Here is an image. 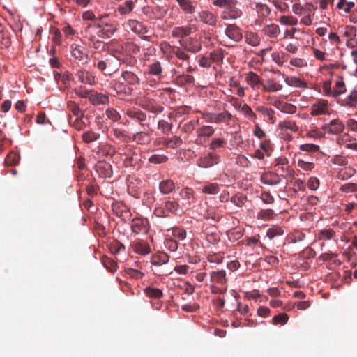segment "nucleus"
<instances>
[{
  "instance_id": "4be33fe9",
  "label": "nucleus",
  "mask_w": 357,
  "mask_h": 357,
  "mask_svg": "<svg viewBox=\"0 0 357 357\" xmlns=\"http://www.w3.org/2000/svg\"><path fill=\"white\" fill-rule=\"evenodd\" d=\"M182 11L186 14H193L196 10V4L192 0H176Z\"/></svg>"
},
{
  "instance_id": "4c0bfd02",
  "label": "nucleus",
  "mask_w": 357,
  "mask_h": 357,
  "mask_svg": "<svg viewBox=\"0 0 357 357\" xmlns=\"http://www.w3.org/2000/svg\"><path fill=\"white\" fill-rule=\"evenodd\" d=\"M278 127L280 130L287 129L291 130L293 132H296L299 130V128L296 125V121L289 119L280 122Z\"/></svg>"
},
{
  "instance_id": "49530a36",
  "label": "nucleus",
  "mask_w": 357,
  "mask_h": 357,
  "mask_svg": "<svg viewBox=\"0 0 357 357\" xmlns=\"http://www.w3.org/2000/svg\"><path fill=\"white\" fill-rule=\"evenodd\" d=\"M245 38L246 43L252 46L255 47L260 44V38L256 33L248 32L246 33Z\"/></svg>"
},
{
  "instance_id": "bf43d9fd",
  "label": "nucleus",
  "mask_w": 357,
  "mask_h": 357,
  "mask_svg": "<svg viewBox=\"0 0 357 357\" xmlns=\"http://www.w3.org/2000/svg\"><path fill=\"white\" fill-rule=\"evenodd\" d=\"M226 141L222 138H214L210 142L208 146L210 150H216L218 148H222L226 144Z\"/></svg>"
},
{
  "instance_id": "0eeeda50",
  "label": "nucleus",
  "mask_w": 357,
  "mask_h": 357,
  "mask_svg": "<svg viewBox=\"0 0 357 357\" xmlns=\"http://www.w3.org/2000/svg\"><path fill=\"white\" fill-rule=\"evenodd\" d=\"M321 129L329 134L340 135L344 131V125L340 119H335L323 125Z\"/></svg>"
},
{
  "instance_id": "0e129e2a",
  "label": "nucleus",
  "mask_w": 357,
  "mask_h": 357,
  "mask_svg": "<svg viewBox=\"0 0 357 357\" xmlns=\"http://www.w3.org/2000/svg\"><path fill=\"white\" fill-rule=\"evenodd\" d=\"M67 108L75 116H77L81 115V114H83L80 111L79 105L73 101L68 102Z\"/></svg>"
},
{
  "instance_id": "a878e982",
  "label": "nucleus",
  "mask_w": 357,
  "mask_h": 357,
  "mask_svg": "<svg viewBox=\"0 0 357 357\" xmlns=\"http://www.w3.org/2000/svg\"><path fill=\"white\" fill-rule=\"evenodd\" d=\"M192 29L190 26H177L172 31V36L174 38H180L181 40L184 39L185 37L191 33Z\"/></svg>"
},
{
  "instance_id": "c03bdc74",
  "label": "nucleus",
  "mask_w": 357,
  "mask_h": 357,
  "mask_svg": "<svg viewBox=\"0 0 357 357\" xmlns=\"http://www.w3.org/2000/svg\"><path fill=\"white\" fill-rule=\"evenodd\" d=\"M112 135L119 139L121 142H128L130 137L126 134V131L119 128H113L112 130Z\"/></svg>"
},
{
  "instance_id": "680f3d73",
  "label": "nucleus",
  "mask_w": 357,
  "mask_h": 357,
  "mask_svg": "<svg viewBox=\"0 0 357 357\" xmlns=\"http://www.w3.org/2000/svg\"><path fill=\"white\" fill-rule=\"evenodd\" d=\"M299 149L304 152L317 153L319 151V146L314 144H303L299 146Z\"/></svg>"
},
{
  "instance_id": "4468645a",
  "label": "nucleus",
  "mask_w": 357,
  "mask_h": 357,
  "mask_svg": "<svg viewBox=\"0 0 357 357\" xmlns=\"http://www.w3.org/2000/svg\"><path fill=\"white\" fill-rule=\"evenodd\" d=\"M147 220L135 218L132 220L131 229L136 234H146L149 230Z\"/></svg>"
},
{
  "instance_id": "13d9d810",
  "label": "nucleus",
  "mask_w": 357,
  "mask_h": 357,
  "mask_svg": "<svg viewBox=\"0 0 357 357\" xmlns=\"http://www.w3.org/2000/svg\"><path fill=\"white\" fill-rule=\"evenodd\" d=\"M275 214L272 209H264L257 213V218L264 220L273 219Z\"/></svg>"
},
{
  "instance_id": "7c9ffc66",
  "label": "nucleus",
  "mask_w": 357,
  "mask_h": 357,
  "mask_svg": "<svg viewBox=\"0 0 357 357\" xmlns=\"http://www.w3.org/2000/svg\"><path fill=\"white\" fill-rule=\"evenodd\" d=\"M134 7V2L132 0H127L118 6L117 11L121 15H126L130 13Z\"/></svg>"
},
{
  "instance_id": "774afa93",
  "label": "nucleus",
  "mask_w": 357,
  "mask_h": 357,
  "mask_svg": "<svg viewBox=\"0 0 357 357\" xmlns=\"http://www.w3.org/2000/svg\"><path fill=\"white\" fill-rule=\"evenodd\" d=\"M19 156L15 153H9L5 158V163L8 166H13L18 163Z\"/></svg>"
},
{
  "instance_id": "37998d69",
  "label": "nucleus",
  "mask_w": 357,
  "mask_h": 357,
  "mask_svg": "<svg viewBox=\"0 0 357 357\" xmlns=\"http://www.w3.org/2000/svg\"><path fill=\"white\" fill-rule=\"evenodd\" d=\"M162 144L167 147L175 149L183 144V140L178 136H174L172 138L165 139Z\"/></svg>"
},
{
  "instance_id": "423d86ee",
  "label": "nucleus",
  "mask_w": 357,
  "mask_h": 357,
  "mask_svg": "<svg viewBox=\"0 0 357 357\" xmlns=\"http://www.w3.org/2000/svg\"><path fill=\"white\" fill-rule=\"evenodd\" d=\"M207 121L215 123H229V121L232 119V114L228 111H224L220 113H211L208 112L205 114Z\"/></svg>"
},
{
  "instance_id": "a19ab883",
  "label": "nucleus",
  "mask_w": 357,
  "mask_h": 357,
  "mask_svg": "<svg viewBox=\"0 0 357 357\" xmlns=\"http://www.w3.org/2000/svg\"><path fill=\"white\" fill-rule=\"evenodd\" d=\"M225 56V50L222 49H215L209 54L210 60L213 63H222Z\"/></svg>"
},
{
  "instance_id": "79ce46f5",
  "label": "nucleus",
  "mask_w": 357,
  "mask_h": 357,
  "mask_svg": "<svg viewBox=\"0 0 357 357\" xmlns=\"http://www.w3.org/2000/svg\"><path fill=\"white\" fill-rule=\"evenodd\" d=\"M220 190V185L216 183H207L203 186L202 192L208 195H216Z\"/></svg>"
},
{
  "instance_id": "9b49d317",
  "label": "nucleus",
  "mask_w": 357,
  "mask_h": 357,
  "mask_svg": "<svg viewBox=\"0 0 357 357\" xmlns=\"http://www.w3.org/2000/svg\"><path fill=\"white\" fill-rule=\"evenodd\" d=\"M139 106L144 110L153 114H158L163 111L164 107L153 99H144L140 101Z\"/></svg>"
},
{
  "instance_id": "6e6d98bb",
  "label": "nucleus",
  "mask_w": 357,
  "mask_h": 357,
  "mask_svg": "<svg viewBox=\"0 0 357 357\" xmlns=\"http://www.w3.org/2000/svg\"><path fill=\"white\" fill-rule=\"evenodd\" d=\"M168 160V157L163 154H154L149 157V162L152 164L165 163Z\"/></svg>"
},
{
  "instance_id": "cd10ccee",
  "label": "nucleus",
  "mask_w": 357,
  "mask_h": 357,
  "mask_svg": "<svg viewBox=\"0 0 357 357\" xmlns=\"http://www.w3.org/2000/svg\"><path fill=\"white\" fill-rule=\"evenodd\" d=\"M149 75L156 76L158 79L162 77V68L161 63L158 61H154L148 66Z\"/></svg>"
},
{
  "instance_id": "f704fd0d",
  "label": "nucleus",
  "mask_w": 357,
  "mask_h": 357,
  "mask_svg": "<svg viewBox=\"0 0 357 357\" xmlns=\"http://www.w3.org/2000/svg\"><path fill=\"white\" fill-rule=\"evenodd\" d=\"M133 140L139 144H148L151 142V136L145 132H138L133 135Z\"/></svg>"
},
{
  "instance_id": "4d7b16f0",
  "label": "nucleus",
  "mask_w": 357,
  "mask_h": 357,
  "mask_svg": "<svg viewBox=\"0 0 357 357\" xmlns=\"http://www.w3.org/2000/svg\"><path fill=\"white\" fill-rule=\"evenodd\" d=\"M247 200L246 197L243 194H236L231 197V202L238 207H242Z\"/></svg>"
},
{
  "instance_id": "3c124183",
  "label": "nucleus",
  "mask_w": 357,
  "mask_h": 357,
  "mask_svg": "<svg viewBox=\"0 0 357 357\" xmlns=\"http://www.w3.org/2000/svg\"><path fill=\"white\" fill-rule=\"evenodd\" d=\"M284 231L283 229L280 227L274 226L271 228H269L266 231V236L272 239L276 236H282L284 234Z\"/></svg>"
},
{
  "instance_id": "aec40b11",
  "label": "nucleus",
  "mask_w": 357,
  "mask_h": 357,
  "mask_svg": "<svg viewBox=\"0 0 357 357\" xmlns=\"http://www.w3.org/2000/svg\"><path fill=\"white\" fill-rule=\"evenodd\" d=\"M94 28L85 29L84 37L90 42V45L95 49H98L102 42L99 40L96 33L93 31Z\"/></svg>"
},
{
  "instance_id": "7ed1b4c3",
  "label": "nucleus",
  "mask_w": 357,
  "mask_h": 357,
  "mask_svg": "<svg viewBox=\"0 0 357 357\" xmlns=\"http://www.w3.org/2000/svg\"><path fill=\"white\" fill-rule=\"evenodd\" d=\"M274 166L278 167V171H280L281 176L287 178L294 175V170L289 165V161L284 157L277 158L274 161Z\"/></svg>"
},
{
  "instance_id": "dca6fc26",
  "label": "nucleus",
  "mask_w": 357,
  "mask_h": 357,
  "mask_svg": "<svg viewBox=\"0 0 357 357\" xmlns=\"http://www.w3.org/2000/svg\"><path fill=\"white\" fill-rule=\"evenodd\" d=\"M226 36L235 42L242 40L243 34L240 28L234 24H229L225 31Z\"/></svg>"
},
{
  "instance_id": "69168bd1",
  "label": "nucleus",
  "mask_w": 357,
  "mask_h": 357,
  "mask_svg": "<svg viewBox=\"0 0 357 357\" xmlns=\"http://www.w3.org/2000/svg\"><path fill=\"white\" fill-rule=\"evenodd\" d=\"M335 236V231L333 229L321 230L319 232L318 238L319 240H330Z\"/></svg>"
},
{
  "instance_id": "c756f323",
  "label": "nucleus",
  "mask_w": 357,
  "mask_h": 357,
  "mask_svg": "<svg viewBox=\"0 0 357 357\" xmlns=\"http://www.w3.org/2000/svg\"><path fill=\"white\" fill-rule=\"evenodd\" d=\"M263 33L270 38H277L280 33V29L278 25L271 24L265 26L262 29Z\"/></svg>"
},
{
  "instance_id": "864d4df0",
  "label": "nucleus",
  "mask_w": 357,
  "mask_h": 357,
  "mask_svg": "<svg viewBox=\"0 0 357 357\" xmlns=\"http://www.w3.org/2000/svg\"><path fill=\"white\" fill-rule=\"evenodd\" d=\"M102 261L105 268H107L109 271L112 273L116 271L117 264L113 259L105 256L102 257Z\"/></svg>"
},
{
  "instance_id": "5fc2aeb1",
  "label": "nucleus",
  "mask_w": 357,
  "mask_h": 357,
  "mask_svg": "<svg viewBox=\"0 0 357 357\" xmlns=\"http://www.w3.org/2000/svg\"><path fill=\"white\" fill-rule=\"evenodd\" d=\"M100 137V134L93 131H86L82 134V139L85 143H91L96 141Z\"/></svg>"
},
{
  "instance_id": "1a4fd4ad",
  "label": "nucleus",
  "mask_w": 357,
  "mask_h": 357,
  "mask_svg": "<svg viewBox=\"0 0 357 357\" xmlns=\"http://www.w3.org/2000/svg\"><path fill=\"white\" fill-rule=\"evenodd\" d=\"M70 49L73 57L82 63H87L88 54L87 50L85 46L78 44H73L70 46Z\"/></svg>"
},
{
  "instance_id": "f03ea898",
  "label": "nucleus",
  "mask_w": 357,
  "mask_h": 357,
  "mask_svg": "<svg viewBox=\"0 0 357 357\" xmlns=\"http://www.w3.org/2000/svg\"><path fill=\"white\" fill-rule=\"evenodd\" d=\"M220 156L213 152L207 153L197 160V165L201 168H210L220 163Z\"/></svg>"
},
{
  "instance_id": "393cba45",
  "label": "nucleus",
  "mask_w": 357,
  "mask_h": 357,
  "mask_svg": "<svg viewBox=\"0 0 357 357\" xmlns=\"http://www.w3.org/2000/svg\"><path fill=\"white\" fill-rule=\"evenodd\" d=\"M89 100L93 105H104L109 102V97L101 93H91L89 96Z\"/></svg>"
},
{
  "instance_id": "f8f14e48",
  "label": "nucleus",
  "mask_w": 357,
  "mask_h": 357,
  "mask_svg": "<svg viewBox=\"0 0 357 357\" xmlns=\"http://www.w3.org/2000/svg\"><path fill=\"white\" fill-rule=\"evenodd\" d=\"M245 80L253 91H257L260 86L263 87L264 83L259 75L253 71L245 74Z\"/></svg>"
},
{
  "instance_id": "412c9836",
  "label": "nucleus",
  "mask_w": 357,
  "mask_h": 357,
  "mask_svg": "<svg viewBox=\"0 0 357 357\" xmlns=\"http://www.w3.org/2000/svg\"><path fill=\"white\" fill-rule=\"evenodd\" d=\"M117 30V26L113 22L107 24L105 28L99 29L97 32V36L99 38H109L112 37Z\"/></svg>"
},
{
  "instance_id": "473e14b6",
  "label": "nucleus",
  "mask_w": 357,
  "mask_h": 357,
  "mask_svg": "<svg viewBox=\"0 0 357 357\" xmlns=\"http://www.w3.org/2000/svg\"><path fill=\"white\" fill-rule=\"evenodd\" d=\"M112 22L108 19V17L106 16H102L99 18L98 22L97 23L94 24H89L86 29H90L91 27L94 28L93 31L97 33V32L100 29L105 28L107 24H109Z\"/></svg>"
},
{
  "instance_id": "c9c22d12",
  "label": "nucleus",
  "mask_w": 357,
  "mask_h": 357,
  "mask_svg": "<svg viewBox=\"0 0 357 357\" xmlns=\"http://www.w3.org/2000/svg\"><path fill=\"white\" fill-rule=\"evenodd\" d=\"M215 132L214 128L211 126H202L196 130L198 137H211Z\"/></svg>"
},
{
  "instance_id": "052dcab7",
  "label": "nucleus",
  "mask_w": 357,
  "mask_h": 357,
  "mask_svg": "<svg viewBox=\"0 0 357 357\" xmlns=\"http://www.w3.org/2000/svg\"><path fill=\"white\" fill-rule=\"evenodd\" d=\"M158 10V8L151 6H145L142 8V13L149 19L153 20L158 18L155 11Z\"/></svg>"
},
{
  "instance_id": "9d476101",
  "label": "nucleus",
  "mask_w": 357,
  "mask_h": 357,
  "mask_svg": "<svg viewBox=\"0 0 357 357\" xmlns=\"http://www.w3.org/2000/svg\"><path fill=\"white\" fill-rule=\"evenodd\" d=\"M198 18L199 22L210 26H215L218 22V16L207 10L199 11Z\"/></svg>"
},
{
  "instance_id": "09e8293b",
  "label": "nucleus",
  "mask_w": 357,
  "mask_h": 357,
  "mask_svg": "<svg viewBox=\"0 0 357 357\" xmlns=\"http://www.w3.org/2000/svg\"><path fill=\"white\" fill-rule=\"evenodd\" d=\"M285 82L291 86L295 87H306V83L295 77H287L285 78Z\"/></svg>"
},
{
  "instance_id": "f257e3e1",
  "label": "nucleus",
  "mask_w": 357,
  "mask_h": 357,
  "mask_svg": "<svg viewBox=\"0 0 357 357\" xmlns=\"http://www.w3.org/2000/svg\"><path fill=\"white\" fill-rule=\"evenodd\" d=\"M120 65L119 60L115 56L107 54L104 59L98 61L96 66L105 75H110L119 70Z\"/></svg>"
},
{
  "instance_id": "ea45409f",
  "label": "nucleus",
  "mask_w": 357,
  "mask_h": 357,
  "mask_svg": "<svg viewBox=\"0 0 357 357\" xmlns=\"http://www.w3.org/2000/svg\"><path fill=\"white\" fill-rule=\"evenodd\" d=\"M144 292L147 297L153 299L160 298L163 296L162 290L153 287H146Z\"/></svg>"
},
{
  "instance_id": "58836bf2",
  "label": "nucleus",
  "mask_w": 357,
  "mask_h": 357,
  "mask_svg": "<svg viewBox=\"0 0 357 357\" xmlns=\"http://www.w3.org/2000/svg\"><path fill=\"white\" fill-rule=\"evenodd\" d=\"M346 92V86L342 78L336 81L333 88V98H337Z\"/></svg>"
},
{
  "instance_id": "a18cd8bd",
  "label": "nucleus",
  "mask_w": 357,
  "mask_h": 357,
  "mask_svg": "<svg viewBox=\"0 0 357 357\" xmlns=\"http://www.w3.org/2000/svg\"><path fill=\"white\" fill-rule=\"evenodd\" d=\"M245 118L250 121H255L257 119L256 114L252 111L251 107L246 103H243L241 110L240 111Z\"/></svg>"
},
{
  "instance_id": "2f4dec72",
  "label": "nucleus",
  "mask_w": 357,
  "mask_h": 357,
  "mask_svg": "<svg viewBox=\"0 0 357 357\" xmlns=\"http://www.w3.org/2000/svg\"><path fill=\"white\" fill-rule=\"evenodd\" d=\"M169 255L165 252H159L152 256L151 264L155 266L165 264L169 261Z\"/></svg>"
},
{
  "instance_id": "603ef678",
  "label": "nucleus",
  "mask_w": 357,
  "mask_h": 357,
  "mask_svg": "<svg viewBox=\"0 0 357 357\" xmlns=\"http://www.w3.org/2000/svg\"><path fill=\"white\" fill-rule=\"evenodd\" d=\"M172 124L165 120H160L158 123V129L165 135H168L172 129Z\"/></svg>"
},
{
  "instance_id": "bb28decb",
  "label": "nucleus",
  "mask_w": 357,
  "mask_h": 357,
  "mask_svg": "<svg viewBox=\"0 0 357 357\" xmlns=\"http://www.w3.org/2000/svg\"><path fill=\"white\" fill-rule=\"evenodd\" d=\"M282 89V85L272 79H267L266 83L263 85V90L267 92H276Z\"/></svg>"
},
{
  "instance_id": "e433bc0d",
  "label": "nucleus",
  "mask_w": 357,
  "mask_h": 357,
  "mask_svg": "<svg viewBox=\"0 0 357 357\" xmlns=\"http://www.w3.org/2000/svg\"><path fill=\"white\" fill-rule=\"evenodd\" d=\"M121 77L129 84L135 85L139 83V78L132 72L123 71L121 73Z\"/></svg>"
},
{
  "instance_id": "ddd939ff",
  "label": "nucleus",
  "mask_w": 357,
  "mask_h": 357,
  "mask_svg": "<svg viewBox=\"0 0 357 357\" xmlns=\"http://www.w3.org/2000/svg\"><path fill=\"white\" fill-rule=\"evenodd\" d=\"M126 116L139 123L142 126H144V122L147 120L146 113L137 108H129L126 112Z\"/></svg>"
},
{
  "instance_id": "e2e57ef3",
  "label": "nucleus",
  "mask_w": 357,
  "mask_h": 357,
  "mask_svg": "<svg viewBox=\"0 0 357 357\" xmlns=\"http://www.w3.org/2000/svg\"><path fill=\"white\" fill-rule=\"evenodd\" d=\"M165 207L167 213L171 212L172 213L176 214L178 213V211L179 209V204L174 200H169L165 202Z\"/></svg>"
},
{
  "instance_id": "6ab92c4d",
  "label": "nucleus",
  "mask_w": 357,
  "mask_h": 357,
  "mask_svg": "<svg viewBox=\"0 0 357 357\" xmlns=\"http://www.w3.org/2000/svg\"><path fill=\"white\" fill-rule=\"evenodd\" d=\"M76 75L79 80L83 84L89 85L95 84V77L91 73L85 69H80L77 70Z\"/></svg>"
},
{
  "instance_id": "8fccbe9b",
  "label": "nucleus",
  "mask_w": 357,
  "mask_h": 357,
  "mask_svg": "<svg viewBox=\"0 0 357 357\" xmlns=\"http://www.w3.org/2000/svg\"><path fill=\"white\" fill-rule=\"evenodd\" d=\"M342 35L344 37L347 38L348 39L355 38L356 36L357 29L355 26H345L342 27Z\"/></svg>"
},
{
  "instance_id": "338daca9",
  "label": "nucleus",
  "mask_w": 357,
  "mask_h": 357,
  "mask_svg": "<svg viewBox=\"0 0 357 357\" xmlns=\"http://www.w3.org/2000/svg\"><path fill=\"white\" fill-rule=\"evenodd\" d=\"M172 236L181 241L184 240L186 238V231L180 227L172 228Z\"/></svg>"
},
{
  "instance_id": "5701e85b",
  "label": "nucleus",
  "mask_w": 357,
  "mask_h": 357,
  "mask_svg": "<svg viewBox=\"0 0 357 357\" xmlns=\"http://www.w3.org/2000/svg\"><path fill=\"white\" fill-rule=\"evenodd\" d=\"M274 105L278 109L284 113L292 114L296 112V107L294 105L282 100H276Z\"/></svg>"
},
{
  "instance_id": "b1692460",
  "label": "nucleus",
  "mask_w": 357,
  "mask_h": 357,
  "mask_svg": "<svg viewBox=\"0 0 357 357\" xmlns=\"http://www.w3.org/2000/svg\"><path fill=\"white\" fill-rule=\"evenodd\" d=\"M133 251L141 255H146L151 252L149 245L144 241L136 242L132 244Z\"/></svg>"
},
{
  "instance_id": "39448f33",
  "label": "nucleus",
  "mask_w": 357,
  "mask_h": 357,
  "mask_svg": "<svg viewBox=\"0 0 357 357\" xmlns=\"http://www.w3.org/2000/svg\"><path fill=\"white\" fill-rule=\"evenodd\" d=\"M183 48L192 54H196L202 50L201 42L196 38L188 37L179 40Z\"/></svg>"
},
{
  "instance_id": "2eb2a0df",
  "label": "nucleus",
  "mask_w": 357,
  "mask_h": 357,
  "mask_svg": "<svg viewBox=\"0 0 357 357\" xmlns=\"http://www.w3.org/2000/svg\"><path fill=\"white\" fill-rule=\"evenodd\" d=\"M261 181L266 185H276L281 183V176L273 172H268L261 176Z\"/></svg>"
},
{
  "instance_id": "6e6552de",
  "label": "nucleus",
  "mask_w": 357,
  "mask_h": 357,
  "mask_svg": "<svg viewBox=\"0 0 357 357\" xmlns=\"http://www.w3.org/2000/svg\"><path fill=\"white\" fill-rule=\"evenodd\" d=\"M328 102L326 100H318L310 107V114L313 116L329 114Z\"/></svg>"
},
{
  "instance_id": "20e7f679",
  "label": "nucleus",
  "mask_w": 357,
  "mask_h": 357,
  "mask_svg": "<svg viewBox=\"0 0 357 357\" xmlns=\"http://www.w3.org/2000/svg\"><path fill=\"white\" fill-rule=\"evenodd\" d=\"M236 3V0H215L213 4L215 6L229 10L230 12L229 17L237 18L241 15V12L235 9Z\"/></svg>"
},
{
  "instance_id": "f3484780",
  "label": "nucleus",
  "mask_w": 357,
  "mask_h": 357,
  "mask_svg": "<svg viewBox=\"0 0 357 357\" xmlns=\"http://www.w3.org/2000/svg\"><path fill=\"white\" fill-rule=\"evenodd\" d=\"M126 27L139 35H144L148 32L147 28L143 23L135 20H129L126 23Z\"/></svg>"
},
{
  "instance_id": "c85d7f7f",
  "label": "nucleus",
  "mask_w": 357,
  "mask_h": 357,
  "mask_svg": "<svg viewBox=\"0 0 357 357\" xmlns=\"http://www.w3.org/2000/svg\"><path fill=\"white\" fill-rule=\"evenodd\" d=\"M338 103L342 106H355L357 103V91L353 90L345 99L338 100Z\"/></svg>"
},
{
  "instance_id": "a211bd4d",
  "label": "nucleus",
  "mask_w": 357,
  "mask_h": 357,
  "mask_svg": "<svg viewBox=\"0 0 357 357\" xmlns=\"http://www.w3.org/2000/svg\"><path fill=\"white\" fill-rule=\"evenodd\" d=\"M210 280L212 283L218 284H225L227 282L226 272L225 270L211 271L210 273Z\"/></svg>"
},
{
  "instance_id": "72a5a7b5",
  "label": "nucleus",
  "mask_w": 357,
  "mask_h": 357,
  "mask_svg": "<svg viewBox=\"0 0 357 357\" xmlns=\"http://www.w3.org/2000/svg\"><path fill=\"white\" fill-rule=\"evenodd\" d=\"M174 183L169 179L162 181L159 185L160 191L163 195H167L172 192L174 190Z\"/></svg>"
},
{
  "instance_id": "de8ad7c7",
  "label": "nucleus",
  "mask_w": 357,
  "mask_h": 357,
  "mask_svg": "<svg viewBox=\"0 0 357 357\" xmlns=\"http://www.w3.org/2000/svg\"><path fill=\"white\" fill-rule=\"evenodd\" d=\"M199 123V119L191 120L184 123L181 127V131L184 133L192 132L195 128Z\"/></svg>"
}]
</instances>
